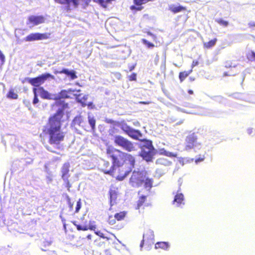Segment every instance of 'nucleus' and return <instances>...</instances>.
<instances>
[{
	"label": "nucleus",
	"instance_id": "nucleus-1",
	"mask_svg": "<svg viewBox=\"0 0 255 255\" xmlns=\"http://www.w3.org/2000/svg\"><path fill=\"white\" fill-rule=\"evenodd\" d=\"M106 154L117 170L116 178L119 181L123 180L134 167L135 158L130 153L109 146L106 148Z\"/></svg>",
	"mask_w": 255,
	"mask_h": 255
},
{
	"label": "nucleus",
	"instance_id": "nucleus-2",
	"mask_svg": "<svg viewBox=\"0 0 255 255\" xmlns=\"http://www.w3.org/2000/svg\"><path fill=\"white\" fill-rule=\"evenodd\" d=\"M64 116L63 109H59L50 116L46 126L43 127L42 132L48 135V143L57 150H62L61 143L65 139V132L62 130V118Z\"/></svg>",
	"mask_w": 255,
	"mask_h": 255
},
{
	"label": "nucleus",
	"instance_id": "nucleus-3",
	"mask_svg": "<svg viewBox=\"0 0 255 255\" xmlns=\"http://www.w3.org/2000/svg\"><path fill=\"white\" fill-rule=\"evenodd\" d=\"M153 179L147 176L146 172L133 171L129 179V183L133 187H139L142 184L145 188L150 190L152 187Z\"/></svg>",
	"mask_w": 255,
	"mask_h": 255
},
{
	"label": "nucleus",
	"instance_id": "nucleus-4",
	"mask_svg": "<svg viewBox=\"0 0 255 255\" xmlns=\"http://www.w3.org/2000/svg\"><path fill=\"white\" fill-rule=\"evenodd\" d=\"M140 140L143 142V144L140 146V156L147 161H151L154 154L152 141L145 139Z\"/></svg>",
	"mask_w": 255,
	"mask_h": 255
},
{
	"label": "nucleus",
	"instance_id": "nucleus-5",
	"mask_svg": "<svg viewBox=\"0 0 255 255\" xmlns=\"http://www.w3.org/2000/svg\"><path fill=\"white\" fill-rule=\"evenodd\" d=\"M114 141L116 145L121 147L127 152H132L136 150L134 143L122 135H116L114 137Z\"/></svg>",
	"mask_w": 255,
	"mask_h": 255
},
{
	"label": "nucleus",
	"instance_id": "nucleus-6",
	"mask_svg": "<svg viewBox=\"0 0 255 255\" xmlns=\"http://www.w3.org/2000/svg\"><path fill=\"white\" fill-rule=\"evenodd\" d=\"M81 223L79 224L77 221H72V223L76 227L78 231H86L88 230L95 231L96 229V225L94 221H88L85 218V215L81 217Z\"/></svg>",
	"mask_w": 255,
	"mask_h": 255
},
{
	"label": "nucleus",
	"instance_id": "nucleus-7",
	"mask_svg": "<svg viewBox=\"0 0 255 255\" xmlns=\"http://www.w3.org/2000/svg\"><path fill=\"white\" fill-rule=\"evenodd\" d=\"M48 79H54V76L50 73H46L40 75L36 77L28 78L26 80L34 88H39Z\"/></svg>",
	"mask_w": 255,
	"mask_h": 255
},
{
	"label": "nucleus",
	"instance_id": "nucleus-8",
	"mask_svg": "<svg viewBox=\"0 0 255 255\" xmlns=\"http://www.w3.org/2000/svg\"><path fill=\"white\" fill-rule=\"evenodd\" d=\"M50 33H32L26 36L24 40L26 41H33L35 40L47 39L50 37Z\"/></svg>",
	"mask_w": 255,
	"mask_h": 255
},
{
	"label": "nucleus",
	"instance_id": "nucleus-9",
	"mask_svg": "<svg viewBox=\"0 0 255 255\" xmlns=\"http://www.w3.org/2000/svg\"><path fill=\"white\" fill-rule=\"evenodd\" d=\"M101 170L105 174L114 176L117 170L115 166H113V164H111L108 161L104 160Z\"/></svg>",
	"mask_w": 255,
	"mask_h": 255
},
{
	"label": "nucleus",
	"instance_id": "nucleus-10",
	"mask_svg": "<svg viewBox=\"0 0 255 255\" xmlns=\"http://www.w3.org/2000/svg\"><path fill=\"white\" fill-rule=\"evenodd\" d=\"M32 90H35V93H37L38 96H40L42 99L53 100L54 97L47 90H45L43 87L33 88Z\"/></svg>",
	"mask_w": 255,
	"mask_h": 255
},
{
	"label": "nucleus",
	"instance_id": "nucleus-11",
	"mask_svg": "<svg viewBox=\"0 0 255 255\" xmlns=\"http://www.w3.org/2000/svg\"><path fill=\"white\" fill-rule=\"evenodd\" d=\"M110 196V203L111 206H113L116 203V200L119 195L118 188L111 186L109 191Z\"/></svg>",
	"mask_w": 255,
	"mask_h": 255
},
{
	"label": "nucleus",
	"instance_id": "nucleus-12",
	"mask_svg": "<svg viewBox=\"0 0 255 255\" xmlns=\"http://www.w3.org/2000/svg\"><path fill=\"white\" fill-rule=\"evenodd\" d=\"M197 144V137L193 134L189 135L186 138L185 149L187 150L194 148Z\"/></svg>",
	"mask_w": 255,
	"mask_h": 255
},
{
	"label": "nucleus",
	"instance_id": "nucleus-13",
	"mask_svg": "<svg viewBox=\"0 0 255 255\" xmlns=\"http://www.w3.org/2000/svg\"><path fill=\"white\" fill-rule=\"evenodd\" d=\"M45 18L42 15H31L28 17V23L33 25H37L45 22Z\"/></svg>",
	"mask_w": 255,
	"mask_h": 255
},
{
	"label": "nucleus",
	"instance_id": "nucleus-14",
	"mask_svg": "<svg viewBox=\"0 0 255 255\" xmlns=\"http://www.w3.org/2000/svg\"><path fill=\"white\" fill-rule=\"evenodd\" d=\"M153 232L150 230H148L143 234V239L141 242L140 246L142 247L143 246L144 242H148L149 241H151L153 243Z\"/></svg>",
	"mask_w": 255,
	"mask_h": 255
},
{
	"label": "nucleus",
	"instance_id": "nucleus-15",
	"mask_svg": "<svg viewBox=\"0 0 255 255\" xmlns=\"http://www.w3.org/2000/svg\"><path fill=\"white\" fill-rule=\"evenodd\" d=\"M70 164L69 162H67L63 164L61 168V178L70 177Z\"/></svg>",
	"mask_w": 255,
	"mask_h": 255
},
{
	"label": "nucleus",
	"instance_id": "nucleus-16",
	"mask_svg": "<svg viewBox=\"0 0 255 255\" xmlns=\"http://www.w3.org/2000/svg\"><path fill=\"white\" fill-rule=\"evenodd\" d=\"M127 134L131 138L135 140H139V137L142 136V134L139 130L135 129L132 128H131Z\"/></svg>",
	"mask_w": 255,
	"mask_h": 255
},
{
	"label": "nucleus",
	"instance_id": "nucleus-17",
	"mask_svg": "<svg viewBox=\"0 0 255 255\" xmlns=\"http://www.w3.org/2000/svg\"><path fill=\"white\" fill-rule=\"evenodd\" d=\"M173 204H175L177 207L180 206L181 205L184 204V195L181 193H177L173 201Z\"/></svg>",
	"mask_w": 255,
	"mask_h": 255
},
{
	"label": "nucleus",
	"instance_id": "nucleus-18",
	"mask_svg": "<svg viewBox=\"0 0 255 255\" xmlns=\"http://www.w3.org/2000/svg\"><path fill=\"white\" fill-rule=\"evenodd\" d=\"M95 232V233L96 235L100 237L101 238H103L104 239H106L107 241H109L110 240L112 239V237H113L115 238H116V236L112 233H109L108 232H107L108 234H104L103 232H102L101 231H94Z\"/></svg>",
	"mask_w": 255,
	"mask_h": 255
},
{
	"label": "nucleus",
	"instance_id": "nucleus-19",
	"mask_svg": "<svg viewBox=\"0 0 255 255\" xmlns=\"http://www.w3.org/2000/svg\"><path fill=\"white\" fill-rule=\"evenodd\" d=\"M88 98V95H83L77 94L76 99L77 101L80 103L82 107H86L87 105V101Z\"/></svg>",
	"mask_w": 255,
	"mask_h": 255
},
{
	"label": "nucleus",
	"instance_id": "nucleus-20",
	"mask_svg": "<svg viewBox=\"0 0 255 255\" xmlns=\"http://www.w3.org/2000/svg\"><path fill=\"white\" fill-rule=\"evenodd\" d=\"M169 10L173 13H177L178 12L186 10V7L179 5L175 6L174 5H171L169 6Z\"/></svg>",
	"mask_w": 255,
	"mask_h": 255
},
{
	"label": "nucleus",
	"instance_id": "nucleus-21",
	"mask_svg": "<svg viewBox=\"0 0 255 255\" xmlns=\"http://www.w3.org/2000/svg\"><path fill=\"white\" fill-rule=\"evenodd\" d=\"M91 1V0H73L72 5L75 8H77L79 5L86 7Z\"/></svg>",
	"mask_w": 255,
	"mask_h": 255
},
{
	"label": "nucleus",
	"instance_id": "nucleus-22",
	"mask_svg": "<svg viewBox=\"0 0 255 255\" xmlns=\"http://www.w3.org/2000/svg\"><path fill=\"white\" fill-rule=\"evenodd\" d=\"M60 74H65L68 77L70 78L71 79L74 80L77 78V75H76V72L74 70L69 71L67 69H63L59 72Z\"/></svg>",
	"mask_w": 255,
	"mask_h": 255
},
{
	"label": "nucleus",
	"instance_id": "nucleus-23",
	"mask_svg": "<svg viewBox=\"0 0 255 255\" xmlns=\"http://www.w3.org/2000/svg\"><path fill=\"white\" fill-rule=\"evenodd\" d=\"M66 93V90H61L57 95L54 96L53 100L57 101L62 99H69V96H67Z\"/></svg>",
	"mask_w": 255,
	"mask_h": 255
},
{
	"label": "nucleus",
	"instance_id": "nucleus-24",
	"mask_svg": "<svg viewBox=\"0 0 255 255\" xmlns=\"http://www.w3.org/2000/svg\"><path fill=\"white\" fill-rule=\"evenodd\" d=\"M146 200V196L145 195H142L139 197L138 201H137L136 206L135 209H140L145 203Z\"/></svg>",
	"mask_w": 255,
	"mask_h": 255
},
{
	"label": "nucleus",
	"instance_id": "nucleus-25",
	"mask_svg": "<svg viewBox=\"0 0 255 255\" xmlns=\"http://www.w3.org/2000/svg\"><path fill=\"white\" fill-rule=\"evenodd\" d=\"M55 3L66 5V9L67 11L70 10V4H72L73 0H54Z\"/></svg>",
	"mask_w": 255,
	"mask_h": 255
},
{
	"label": "nucleus",
	"instance_id": "nucleus-26",
	"mask_svg": "<svg viewBox=\"0 0 255 255\" xmlns=\"http://www.w3.org/2000/svg\"><path fill=\"white\" fill-rule=\"evenodd\" d=\"M169 247L168 242H159L155 244V248L156 249H161L164 250H167Z\"/></svg>",
	"mask_w": 255,
	"mask_h": 255
},
{
	"label": "nucleus",
	"instance_id": "nucleus-27",
	"mask_svg": "<svg viewBox=\"0 0 255 255\" xmlns=\"http://www.w3.org/2000/svg\"><path fill=\"white\" fill-rule=\"evenodd\" d=\"M217 39L215 38L208 42L203 43V47L205 49H210L215 45Z\"/></svg>",
	"mask_w": 255,
	"mask_h": 255
},
{
	"label": "nucleus",
	"instance_id": "nucleus-28",
	"mask_svg": "<svg viewBox=\"0 0 255 255\" xmlns=\"http://www.w3.org/2000/svg\"><path fill=\"white\" fill-rule=\"evenodd\" d=\"M127 215V211H121L119 213H117L114 215V218L117 221L124 220Z\"/></svg>",
	"mask_w": 255,
	"mask_h": 255
},
{
	"label": "nucleus",
	"instance_id": "nucleus-29",
	"mask_svg": "<svg viewBox=\"0 0 255 255\" xmlns=\"http://www.w3.org/2000/svg\"><path fill=\"white\" fill-rule=\"evenodd\" d=\"M192 72V70L191 69L189 71H184L181 72L179 74V78L181 82H183L186 77H187L189 74Z\"/></svg>",
	"mask_w": 255,
	"mask_h": 255
},
{
	"label": "nucleus",
	"instance_id": "nucleus-30",
	"mask_svg": "<svg viewBox=\"0 0 255 255\" xmlns=\"http://www.w3.org/2000/svg\"><path fill=\"white\" fill-rule=\"evenodd\" d=\"M67 91V95L69 97V99H72L73 98H76V96H77V93L80 92V90H76L74 89H69L68 90H66Z\"/></svg>",
	"mask_w": 255,
	"mask_h": 255
},
{
	"label": "nucleus",
	"instance_id": "nucleus-31",
	"mask_svg": "<svg viewBox=\"0 0 255 255\" xmlns=\"http://www.w3.org/2000/svg\"><path fill=\"white\" fill-rule=\"evenodd\" d=\"M6 97L10 99H17L18 98V95L15 92L14 89H10L6 94Z\"/></svg>",
	"mask_w": 255,
	"mask_h": 255
},
{
	"label": "nucleus",
	"instance_id": "nucleus-32",
	"mask_svg": "<svg viewBox=\"0 0 255 255\" xmlns=\"http://www.w3.org/2000/svg\"><path fill=\"white\" fill-rule=\"evenodd\" d=\"M69 177H66L62 178L64 181V185L65 187L67 188L68 191H70V188L72 187L71 184L70 183V180L69 179Z\"/></svg>",
	"mask_w": 255,
	"mask_h": 255
},
{
	"label": "nucleus",
	"instance_id": "nucleus-33",
	"mask_svg": "<svg viewBox=\"0 0 255 255\" xmlns=\"http://www.w3.org/2000/svg\"><path fill=\"white\" fill-rule=\"evenodd\" d=\"M247 58L251 61H255V51H251L248 52L247 55Z\"/></svg>",
	"mask_w": 255,
	"mask_h": 255
},
{
	"label": "nucleus",
	"instance_id": "nucleus-34",
	"mask_svg": "<svg viewBox=\"0 0 255 255\" xmlns=\"http://www.w3.org/2000/svg\"><path fill=\"white\" fill-rule=\"evenodd\" d=\"M88 122L92 130H94L96 126V120L94 117H88Z\"/></svg>",
	"mask_w": 255,
	"mask_h": 255
},
{
	"label": "nucleus",
	"instance_id": "nucleus-35",
	"mask_svg": "<svg viewBox=\"0 0 255 255\" xmlns=\"http://www.w3.org/2000/svg\"><path fill=\"white\" fill-rule=\"evenodd\" d=\"M216 21L220 25H222L224 27H227L229 25V22L227 20H225L222 18H219L216 20Z\"/></svg>",
	"mask_w": 255,
	"mask_h": 255
},
{
	"label": "nucleus",
	"instance_id": "nucleus-36",
	"mask_svg": "<svg viewBox=\"0 0 255 255\" xmlns=\"http://www.w3.org/2000/svg\"><path fill=\"white\" fill-rule=\"evenodd\" d=\"M131 128H130L129 126H128L127 124L124 123L121 126V128L127 134L128 132L129 131V130L131 129Z\"/></svg>",
	"mask_w": 255,
	"mask_h": 255
},
{
	"label": "nucleus",
	"instance_id": "nucleus-37",
	"mask_svg": "<svg viewBox=\"0 0 255 255\" xmlns=\"http://www.w3.org/2000/svg\"><path fill=\"white\" fill-rule=\"evenodd\" d=\"M141 42H142L143 44L145 45L146 46V47L148 48H153L154 47V44H153L151 42H149L145 39H142Z\"/></svg>",
	"mask_w": 255,
	"mask_h": 255
},
{
	"label": "nucleus",
	"instance_id": "nucleus-38",
	"mask_svg": "<svg viewBox=\"0 0 255 255\" xmlns=\"http://www.w3.org/2000/svg\"><path fill=\"white\" fill-rule=\"evenodd\" d=\"M109 224L113 225L116 224V219L114 218V216H109L107 220Z\"/></svg>",
	"mask_w": 255,
	"mask_h": 255
},
{
	"label": "nucleus",
	"instance_id": "nucleus-39",
	"mask_svg": "<svg viewBox=\"0 0 255 255\" xmlns=\"http://www.w3.org/2000/svg\"><path fill=\"white\" fill-rule=\"evenodd\" d=\"M74 121L75 124H78L79 126H81L83 122V119L81 116H77L75 118Z\"/></svg>",
	"mask_w": 255,
	"mask_h": 255
},
{
	"label": "nucleus",
	"instance_id": "nucleus-40",
	"mask_svg": "<svg viewBox=\"0 0 255 255\" xmlns=\"http://www.w3.org/2000/svg\"><path fill=\"white\" fill-rule=\"evenodd\" d=\"M33 94H34V98L33 100V104H36L39 102V100L38 98V94L37 93H35V90H32Z\"/></svg>",
	"mask_w": 255,
	"mask_h": 255
},
{
	"label": "nucleus",
	"instance_id": "nucleus-41",
	"mask_svg": "<svg viewBox=\"0 0 255 255\" xmlns=\"http://www.w3.org/2000/svg\"><path fill=\"white\" fill-rule=\"evenodd\" d=\"M81 208V199H79L76 203V206L75 208V213H78Z\"/></svg>",
	"mask_w": 255,
	"mask_h": 255
},
{
	"label": "nucleus",
	"instance_id": "nucleus-42",
	"mask_svg": "<svg viewBox=\"0 0 255 255\" xmlns=\"http://www.w3.org/2000/svg\"><path fill=\"white\" fill-rule=\"evenodd\" d=\"M164 154L165 155L167 156L171 157H177V154L174 153L173 152H168L165 151L164 152Z\"/></svg>",
	"mask_w": 255,
	"mask_h": 255
},
{
	"label": "nucleus",
	"instance_id": "nucleus-43",
	"mask_svg": "<svg viewBox=\"0 0 255 255\" xmlns=\"http://www.w3.org/2000/svg\"><path fill=\"white\" fill-rule=\"evenodd\" d=\"M128 80L130 81H136V74L135 73H132L130 75L128 76Z\"/></svg>",
	"mask_w": 255,
	"mask_h": 255
},
{
	"label": "nucleus",
	"instance_id": "nucleus-44",
	"mask_svg": "<svg viewBox=\"0 0 255 255\" xmlns=\"http://www.w3.org/2000/svg\"><path fill=\"white\" fill-rule=\"evenodd\" d=\"M98 2L102 7L104 8H106L107 7L106 0H98Z\"/></svg>",
	"mask_w": 255,
	"mask_h": 255
},
{
	"label": "nucleus",
	"instance_id": "nucleus-45",
	"mask_svg": "<svg viewBox=\"0 0 255 255\" xmlns=\"http://www.w3.org/2000/svg\"><path fill=\"white\" fill-rule=\"evenodd\" d=\"M45 148H46V149L47 150H48L49 151H50L51 152L54 153H57V154L58 153L52 147H51V146H50L49 145L45 146Z\"/></svg>",
	"mask_w": 255,
	"mask_h": 255
},
{
	"label": "nucleus",
	"instance_id": "nucleus-46",
	"mask_svg": "<svg viewBox=\"0 0 255 255\" xmlns=\"http://www.w3.org/2000/svg\"><path fill=\"white\" fill-rule=\"evenodd\" d=\"M5 61V56L2 53V52L0 50V62L1 63L3 64Z\"/></svg>",
	"mask_w": 255,
	"mask_h": 255
},
{
	"label": "nucleus",
	"instance_id": "nucleus-47",
	"mask_svg": "<svg viewBox=\"0 0 255 255\" xmlns=\"http://www.w3.org/2000/svg\"><path fill=\"white\" fill-rule=\"evenodd\" d=\"M86 106L90 109H92L95 108V106L92 102L87 103Z\"/></svg>",
	"mask_w": 255,
	"mask_h": 255
},
{
	"label": "nucleus",
	"instance_id": "nucleus-48",
	"mask_svg": "<svg viewBox=\"0 0 255 255\" xmlns=\"http://www.w3.org/2000/svg\"><path fill=\"white\" fill-rule=\"evenodd\" d=\"M249 27L251 28H254L255 27V22L251 21L248 23Z\"/></svg>",
	"mask_w": 255,
	"mask_h": 255
},
{
	"label": "nucleus",
	"instance_id": "nucleus-49",
	"mask_svg": "<svg viewBox=\"0 0 255 255\" xmlns=\"http://www.w3.org/2000/svg\"><path fill=\"white\" fill-rule=\"evenodd\" d=\"M146 33L148 35L151 36L153 38V39H155L156 38V36L154 34L152 33L151 32L147 31L146 32Z\"/></svg>",
	"mask_w": 255,
	"mask_h": 255
},
{
	"label": "nucleus",
	"instance_id": "nucleus-50",
	"mask_svg": "<svg viewBox=\"0 0 255 255\" xmlns=\"http://www.w3.org/2000/svg\"><path fill=\"white\" fill-rule=\"evenodd\" d=\"M204 159V157H200L195 159V162L198 163V162L202 161Z\"/></svg>",
	"mask_w": 255,
	"mask_h": 255
},
{
	"label": "nucleus",
	"instance_id": "nucleus-51",
	"mask_svg": "<svg viewBox=\"0 0 255 255\" xmlns=\"http://www.w3.org/2000/svg\"><path fill=\"white\" fill-rule=\"evenodd\" d=\"M68 204H69V206L70 210H73V204L72 203H71V202H70V201H69Z\"/></svg>",
	"mask_w": 255,
	"mask_h": 255
},
{
	"label": "nucleus",
	"instance_id": "nucleus-52",
	"mask_svg": "<svg viewBox=\"0 0 255 255\" xmlns=\"http://www.w3.org/2000/svg\"><path fill=\"white\" fill-rule=\"evenodd\" d=\"M115 0H106V4L108 5L109 3H111L113 1Z\"/></svg>",
	"mask_w": 255,
	"mask_h": 255
},
{
	"label": "nucleus",
	"instance_id": "nucleus-53",
	"mask_svg": "<svg viewBox=\"0 0 255 255\" xmlns=\"http://www.w3.org/2000/svg\"><path fill=\"white\" fill-rule=\"evenodd\" d=\"M87 239L88 240H92V236L91 234H89L86 237Z\"/></svg>",
	"mask_w": 255,
	"mask_h": 255
},
{
	"label": "nucleus",
	"instance_id": "nucleus-54",
	"mask_svg": "<svg viewBox=\"0 0 255 255\" xmlns=\"http://www.w3.org/2000/svg\"><path fill=\"white\" fill-rule=\"evenodd\" d=\"M179 161L180 162V163H182V164H183V162H184V158H180L179 159Z\"/></svg>",
	"mask_w": 255,
	"mask_h": 255
},
{
	"label": "nucleus",
	"instance_id": "nucleus-55",
	"mask_svg": "<svg viewBox=\"0 0 255 255\" xmlns=\"http://www.w3.org/2000/svg\"><path fill=\"white\" fill-rule=\"evenodd\" d=\"M47 179L49 182H51L52 181V178L51 177L48 176L47 177Z\"/></svg>",
	"mask_w": 255,
	"mask_h": 255
},
{
	"label": "nucleus",
	"instance_id": "nucleus-56",
	"mask_svg": "<svg viewBox=\"0 0 255 255\" xmlns=\"http://www.w3.org/2000/svg\"><path fill=\"white\" fill-rule=\"evenodd\" d=\"M188 93L189 94L192 95V94H193V91L192 90H189L188 91Z\"/></svg>",
	"mask_w": 255,
	"mask_h": 255
},
{
	"label": "nucleus",
	"instance_id": "nucleus-57",
	"mask_svg": "<svg viewBox=\"0 0 255 255\" xmlns=\"http://www.w3.org/2000/svg\"><path fill=\"white\" fill-rule=\"evenodd\" d=\"M134 68V66H131L129 69V71H131Z\"/></svg>",
	"mask_w": 255,
	"mask_h": 255
},
{
	"label": "nucleus",
	"instance_id": "nucleus-58",
	"mask_svg": "<svg viewBox=\"0 0 255 255\" xmlns=\"http://www.w3.org/2000/svg\"><path fill=\"white\" fill-rule=\"evenodd\" d=\"M139 103L142 104H148L149 103L147 102H140Z\"/></svg>",
	"mask_w": 255,
	"mask_h": 255
},
{
	"label": "nucleus",
	"instance_id": "nucleus-59",
	"mask_svg": "<svg viewBox=\"0 0 255 255\" xmlns=\"http://www.w3.org/2000/svg\"><path fill=\"white\" fill-rule=\"evenodd\" d=\"M40 137L41 138V139H43V140L44 139V136L42 134H40V135H39Z\"/></svg>",
	"mask_w": 255,
	"mask_h": 255
},
{
	"label": "nucleus",
	"instance_id": "nucleus-60",
	"mask_svg": "<svg viewBox=\"0 0 255 255\" xmlns=\"http://www.w3.org/2000/svg\"><path fill=\"white\" fill-rule=\"evenodd\" d=\"M248 132H249L250 134H251V133H252V129H249L248 130Z\"/></svg>",
	"mask_w": 255,
	"mask_h": 255
},
{
	"label": "nucleus",
	"instance_id": "nucleus-61",
	"mask_svg": "<svg viewBox=\"0 0 255 255\" xmlns=\"http://www.w3.org/2000/svg\"><path fill=\"white\" fill-rule=\"evenodd\" d=\"M197 64H198V62L197 61L195 62V63H194V62H193V66L197 65Z\"/></svg>",
	"mask_w": 255,
	"mask_h": 255
},
{
	"label": "nucleus",
	"instance_id": "nucleus-62",
	"mask_svg": "<svg viewBox=\"0 0 255 255\" xmlns=\"http://www.w3.org/2000/svg\"><path fill=\"white\" fill-rule=\"evenodd\" d=\"M67 106H68V104L66 103V104H64L63 105V107H67Z\"/></svg>",
	"mask_w": 255,
	"mask_h": 255
},
{
	"label": "nucleus",
	"instance_id": "nucleus-63",
	"mask_svg": "<svg viewBox=\"0 0 255 255\" xmlns=\"http://www.w3.org/2000/svg\"><path fill=\"white\" fill-rule=\"evenodd\" d=\"M229 75L227 74L226 73H224V76H229Z\"/></svg>",
	"mask_w": 255,
	"mask_h": 255
},
{
	"label": "nucleus",
	"instance_id": "nucleus-64",
	"mask_svg": "<svg viewBox=\"0 0 255 255\" xmlns=\"http://www.w3.org/2000/svg\"><path fill=\"white\" fill-rule=\"evenodd\" d=\"M190 79L192 81H194V78H190Z\"/></svg>",
	"mask_w": 255,
	"mask_h": 255
}]
</instances>
